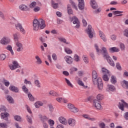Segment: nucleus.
<instances>
[{
  "label": "nucleus",
  "instance_id": "f257e3e1",
  "mask_svg": "<svg viewBox=\"0 0 128 128\" xmlns=\"http://www.w3.org/2000/svg\"><path fill=\"white\" fill-rule=\"evenodd\" d=\"M94 48L96 50V52H98V54H100V52H103L104 54V57L106 58L108 62L112 66H114V62L112 60V58L110 56H108V50H106V48L103 47L102 48V50L98 48V46L97 44H94Z\"/></svg>",
  "mask_w": 128,
  "mask_h": 128
},
{
  "label": "nucleus",
  "instance_id": "f03ea898",
  "mask_svg": "<svg viewBox=\"0 0 128 128\" xmlns=\"http://www.w3.org/2000/svg\"><path fill=\"white\" fill-rule=\"evenodd\" d=\"M46 28V22L42 19H34L33 21V30L38 32L40 30H43Z\"/></svg>",
  "mask_w": 128,
  "mask_h": 128
},
{
  "label": "nucleus",
  "instance_id": "7ed1b4c3",
  "mask_svg": "<svg viewBox=\"0 0 128 128\" xmlns=\"http://www.w3.org/2000/svg\"><path fill=\"white\" fill-rule=\"evenodd\" d=\"M92 80L94 84H96L98 88L100 90L104 88V84H102V78H98V73L96 71H93L92 73Z\"/></svg>",
  "mask_w": 128,
  "mask_h": 128
},
{
  "label": "nucleus",
  "instance_id": "20e7f679",
  "mask_svg": "<svg viewBox=\"0 0 128 128\" xmlns=\"http://www.w3.org/2000/svg\"><path fill=\"white\" fill-rule=\"evenodd\" d=\"M38 118L42 122L43 128H48V124L46 122H48V118L46 117V116H42V114H39Z\"/></svg>",
  "mask_w": 128,
  "mask_h": 128
},
{
  "label": "nucleus",
  "instance_id": "39448f33",
  "mask_svg": "<svg viewBox=\"0 0 128 128\" xmlns=\"http://www.w3.org/2000/svg\"><path fill=\"white\" fill-rule=\"evenodd\" d=\"M86 32L90 38H94V32L92 27L90 25L88 26V28L86 30Z\"/></svg>",
  "mask_w": 128,
  "mask_h": 128
},
{
  "label": "nucleus",
  "instance_id": "423d86ee",
  "mask_svg": "<svg viewBox=\"0 0 128 128\" xmlns=\"http://www.w3.org/2000/svg\"><path fill=\"white\" fill-rule=\"evenodd\" d=\"M71 22H72L74 24H76L75 28H80V20L76 16H73L71 18Z\"/></svg>",
  "mask_w": 128,
  "mask_h": 128
},
{
  "label": "nucleus",
  "instance_id": "0eeeda50",
  "mask_svg": "<svg viewBox=\"0 0 128 128\" xmlns=\"http://www.w3.org/2000/svg\"><path fill=\"white\" fill-rule=\"evenodd\" d=\"M93 106L95 108L96 110H102V104H100V102L98 100H94L93 101Z\"/></svg>",
  "mask_w": 128,
  "mask_h": 128
},
{
  "label": "nucleus",
  "instance_id": "6e6552de",
  "mask_svg": "<svg viewBox=\"0 0 128 128\" xmlns=\"http://www.w3.org/2000/svg\"><path fill=\"white\" fill-rule=\"evenodd\" d=\"M15 28L16 30H20V32L22 34H26V30H24V27H22V24L20 22L16 23L15 24Z\"/></svg>",
  "mask_w": 128,
  "mask_h": 128
},
{
  "label": "nucleus",
  "instance_id": "1a4fd4ad",
  "mask_svg": "<svg viewBox=\"0 0 128 128\" xmlns=\"http://www.w3.org/2000/svg\"><path fill=\"white\" fill-rule=\"evenodd\" d=\"M68 108L72 112L76 113L79 112L78 108L72 104H68Z\"/></svg>",
  "mask_w": 128,
  "mask_h": 128
},
{
  "label": "nucleus",
  "instance_id": "9d476101",
  "mask_svg": "<svg viewBox=\"0 0 128 128\" xmlns=\"http://www.w3.org/2000/svg\"><path fill=\"white\" fill-rule=\"evenodd\" d=\"M12 64L9 66V68L11 70H14L18 68H20V64H18V62L14 60L12 62Z\"/></svg>",
  "mask_w": 128,
  "mask_h": 128
},
{
  "label": "nucleus",
  "instance_id": "9b49d317",
  "mask_svg": "<svg viewBox=\"0 0 128 128\" xmlns=\"http://www.w3.org/2000/svg\"><path fill=\"white\" fill-rule=\"evenodd\" d=\"M124 106L128 108V104L126 103L124 100H122L121 102H119L118 108L121 110H124Z\"/></svg>",
  "mask_w": 128,
  "mask_h": 128
},
{
  "label": "nucleus",
  "instance_id": "f8f14e48",
  "mask_svg": "<svg viewBox=\"0 0 128 128\" xmlns=\"http://www.w3.org/2000/svg\"><path fill=\"white\" fill-rule=\"evenodd\" d=\"M10 42V38L6 36L3 37L0 40L2 44H8Z\"/></svg>",
  "mask_w": 128,
  "mask_h": 128
},
{
  "label": "nucleus",
  "instance_id": "ddd939ff",
  "mask_svg": "<svg viewBox=\"0 0 128 128\" xmlns=\"http://www.w3.org/2000/svg\"><path fill=\"white\" fill-rule=\"evenodd\" d=\"M16 51L18 52H22L24 50V46H22V44L20 42H16Z\"/></svg>",
  "mask_w": 128,
  "mask_h": 128
},
{
  "label": "nucleus",
  "instance_id": "4468645a",
  "mask_svg": "<svg viewBox=\"0 0 128 128\" xmlns=\"http://www.w3.org/2000/svg\"><path fill=\"white\" fill-rule=\"evenodd\" d=\"M79 9L82 10L84 8V0H78Z\"/></svg>",
  "mask_w": 128,
  "mask_h": 128
},
{
  "label": "nucleus",
  "instance_id": "2eb2a0df",
  "mask_svg": "<svg viewBox=\"0 0 128 128\" xmlns=\"http://www.w3.org/2000/svg\"><path fill=\"white\" fill-rule=\"evenodd\" d=\"M90 4L94 10H96V8H98V3H96V2L95 0H90Z\"/></svg>",
  "mask_w": 128,
  "mask_h": 128
},
{
  "label": "nucleus",
  "instance_id": "dca6fc26",
  "mask_svg": "<svg viewBox=\"0 0 128 128\" xmlns=\"http://www.w3.org/2000/svg\"><path fill=\"white\" fill-rule=\"evenodd\" d=\"M70 126H76V120L70 118L68 120V122Z\"/></svg>",
  "mask_w": 128,
  "mask_h": 128
},
{
  "label": "nucleus",
  "instance_id": "f3484780",
  "mask_svg": "<svg viewBox=\"0 0 128 128\" xmlns=\"http://www.w3.org/2000/svg\"><path fill=\"white\" fill-rule=\"evenodd\" d=\"M64 58L66 62L69 64H72V56H64Z\"/></svg>",
  "mask_w": 128,
  "mask_h": 128
},
{
  "label": "nucleus",
  "instance_id": "a211bd4d",
  "mask_svg": "<svg viewBox=\"0 0 128 128\" xmlns=\"http://www.w3.org/2000/svg\"><path fill=\"white\" fill-rule=\"evenodd\" d=\"M9 90L14 92H20L18 87L12 85L10 86Z\"/></svg>",
  "mask_w": 128,
  "mask_h": 128
},
{
  "label": "nucleus",
  "instance_id": "6ab92c4d",
  "mask_svg": "<svg viewBox=\"0 0 128 128\" xmlns=\"http://www.w3.org/2000/svg\"><path fill=\"white\" fill-rule=\"evenodd\" d=\"M58 120L60 124H64L65 126L68 124V120H66V119L64 118V117L60 116L58 118Z\"/></svg>",
  "mask_w": 128,
  "mask_h": 128
},
{
  "label": "nucleus",
  "instance_id": "aec40b11",
  "mask_svg": "<svg viewBox=\"0 0 128 128\" xmlns=\"http://www.w3.org/2000/svg\"><path fill=\"white\" fill-rule=\"evenodd\" d=\"M8 116H10V114L8 112L1 114L2 118V120H8Z\"/></svg>",
  "mask_w": 128,
  "mask_h": 128
},
{
  "label": "nucleus",
  "instance_id": "412c9836",
  "mask_svg": "<svg viewBox=\"0 0 128 128\" xmlns=\"http://www.w3.org/2000/svg\"><path fill=\"white\" fill-rule=\"evenodd\" d=\"M106 90L108 92H114L116 90V87L112 84H108L107 86Z\"/></svg>",
  "mask_w": 128,
  "mask_h": 128
},
{
  "label": "nucleus",
  "instance_id": "4be33fe9",
  "mask_svg": "<svg viewBox=\"0 0 128 128\" xmlns=\"http://www.w3.org/2000/svg\"><path fill=\"white\" fill-rule=\"evenodd\" d=\"M99 36L100 38H102L103 41L104 42H106L107 40H106V35L104 34L102 32V31H99Z\"/></svg>",
  "mask_w": 128,
  "mask_h": 128
},
{
  "label": "nucleus",
  "instance_id": "5701e85b",
  "mask_svg": "<svg viewBox=\"0 0 128 128\" xmlns=\"http://www.w3.org/2000/svg\"><path fill=\"white\" fill-rule=\"evenodd\" d=\"M56 100L58 102H64V104L68 102V100H66V98H56Z\"/></svg>",
  "mask_w": 128,
  "mask_h": 128
},
{
  "label": "nucleus",
  "instance_id": "b1692460",
  "mask_svg": "<svg viewBox=\"0 0 128 128\" xmlns=\"http://www.w3.org/2000/svg\"><path fill=\"white\" fill-rule=\"evenodd\" d=\"M110 52H118L120 48L116 47H112L109 48Z\"/></svg>",
  "mask_w": 128,
  "mask_h": 128
},
{
  "label": "nucleus",
  "instance_id": "393cba45",
  "mask_svg": "<svg viewBox=\"0 0 128 128\" xmlns=\"http://www.w3.org/2000/svg\"><path fill=\"white\" fill-rule=\"evenodd\" d=\"M76 80L78 84L80 86H83V88H84V82H82L78 77L76 78Z\"/></svg>",
  "mask_w": 128,
  "mask_h": 128
},
{
  "label": "nucleus",
  "instance_id": "a878e982",
  "mask_svg": "<svg viewBox=\"0 0 128 128\" xmlns=\"http://www.w3.org/2000/svg\"><path fill=\"white\" fill-rule=\"evenodd\" d=\"M121 85L124 88H127L128 90V82L125 80L121 82Z\"/></svg>",
  "mask_w": 128,
  "mask_h": 128
},
{
  "label": "nucleus",
  "instance_id": "bb28decb",
  "mask_svg": "<svg viewBox=\"0 0 128 128\" xmlns=\"http://www.w3.org/2000/svg\"><path fill=\"white\" fill-rule=\"evenodd\" d=\"M42 106H44V103L40 101H38L34 104V106L36 108H40Z\"/></svg>",
  "mask_w": 128,
  "mask_h": 128
},
{
  "label": "nucleus",
  "instance_id": "cd10ccee",
  "mask_svg": "<svg viewBox=\"0 0 128 128\" xmlns=\"http://www.w3.org/2000/svg\"><path fill=\"white\" fill-rule=\"evenodd\" d=\"M14 39L16 42H18V40H20V34L18 33H16L13 34Z\"/></svg>",
  "mask_w": 128,
  "mask_h": 128
},
{
  "label": "nucleus",
  "instance_id": "c85d7f7f",
  "mask_svg": "<svg viewBox=\"0 0 128 128\" xmlns=\"http://www.w3.org/2000/svg\"><path fill=\"white\" fill-rule=\"evenodd\" d=\"M19 8L23 12L26 11L28 10V6H26V5L22 4L19 6Z\"/></svg>",
  "mask_w": 128,
  "mask_h": 128
},
{
  "label": "nucleus",
  "instance_id": "c756f323",
  "mask_svg": "<svg viewBox=\"0 0 128 128\" xmlns=\"http://www.w3.org/2000/svg\"><path fill=\"white\" fill-rule=\"evenodd\" d=\"M35 58L36 60V62L37 64H42V59H40L38 56H35Z\"/></svg>",
  "mask_w": 128,
  "mask_h": 128
},
{
  "label": "nucleus",
  "instance_id": "7c9ffc66",
  "mask_svg": "<svg viewBox=\"0 0 128 128\" xmlns=\"http://www.w3.org/2000/svg\"><path fill=\"white\" fill-rule=\"evenodd\" d=\"M82 60H84L85 64H88L90 61L88 60V58L86 55H83L82 56Z\"/></svg>",
  "mask_w": 128,
  "mask_h": 128
},
{
  "label": "nucleus",
  "instance_id": "2f4dec72",
  "mask_svg": "<svg viewBox=\"0 0 128 128\" xmlns=\"http://www.w3.org/2000/svg\"><path fill=\"white\" fill-rule=\"evenodd\" d=\"M6 48V50H9V52H10L12 56H14V50H12V46L8 45Z\"/></svg>",
  "mask_w": 128,
  "mask_h": 128
},
{
  "label": "nucleus",
  "instance_id": "473e14b6",
  "mask_svg": "<svg viewBox=\"0 0 128 128\" xmlns=\"http://www.w3.org/2000/svg\"><path fill=\"white\" fill-rule=\"evenodd\" d=\"M67 10L68 14H72V8H70V4L68 5Z\"/></svg>",
  "mask_w": 128,
  "mask_h": 128
},
{
  "label": "nucleus",
  "instance_id": "72a5a7b5",
  "mask_svg": "<svg viewBox=\"0 0 128 128\" xmlns=\"http://www.w3.org/2000/svg\"><path fill=\"white\" fill-rule=\"evenodd\" d=\"M7 100H8V102L10 104H14V99L12 98V97L10 96H8L6 98Z\"/></svg>",
  "mask_w": 128,
  "mask_h": 128
},
{
  "label": "nucleus",
  "instance_id": "f704fd0d",
  "mask_svg": "<svg viewBox=\"0 0 128 128\" xmlns=\"http://www.w3.org/2000/svg\"><path fill=\"white\" fill-rule=\"evenodd\" d=\"M66 82L68 86H70V88H74V85L70 82V80H68L66 78H65Z\"/></svg>",
  "mask_w": 128,
  "mask_h": 128
},
{
  "label": "nucleus",
  "instance_id": "c9c22d12",
  "mask_svg": "<svg viewBox=\"0 0 128 128\" xmlns=\"http://www.w3.org/2000/svg\"><path fill=\"white\" fill-rule=\"evenodd\" d=\"M110 82L113 84H116V78L114 76H112L111 77Z\"/></svg>",
  "mask_w": 128,
  "mask_h": 128
},
{
  "label": "nucleus",
  "instance_id": "e433bc0d",
  "mask_svg": "<svg viewBox=\"0 0 128 128\" xmlns=\"http://www.w3.org/2000/svg\"><path fill=\"white\" fill-rule=\"evenodd\" d=\"M69 2L72 6L74 8H75L76 10H78V7L76 6V4L74 3L72 0H69Z\"/></svg>",
  "mask_w": 128,
  "mask_h": 128
},
{
  "label": "nucleus",
  "instance_id": "4c0bfd02",
  "mask_svg": "<svg viewBox=\"0 0 128 128\" xmlns=\"http://www.w3.org/2000/svg\"><path fill=\"white\" fill-rule=\"evenodd\" d=\"M96 98L98 100H104V95L102 94H98Z\"/></svg>",
  "mask_w": 128,
  "mask_h": 128
},
{
  "label": "nucleus",
  "instance_id": "58836bf2",
  "mask_svg": "<svg viewBox=\"0 0 128 128\" xmlns=\"http://www.w3.org/2000/svg\"><path fill=\"white\" fill-rule=\"evenodd\" d=\"M64 50L68 54H72V51L70 50L69 48H64Z\"/></svg>",
  "mask_w": 128,
  "mask_h": 128
},
{
  "label": "nucleus",
  "instance_id": "ea45409f",
  "mask_svg": "<svg viewBox=\"0 0 128 128\" xmlns=\"http://www.w3.org/2000/svg\"><path fill=\"white\" fill-rule=\"evenodd\" d=\"M49 94L50 96H57L58 94L56 92L54 91V90H51L49 92Z\"/></svg>",
  "mask_w": 128,
  "mask_h": 128
},
{
  "label": "nucleus",
  "instance_id": "a19ab883",
  "mask_svg": "<svg viewBox=\"0 0 128 128\" xmlns=\"http://www.w3.org/2000/svg\"><path fill=\"white\" fill-rule=\"evenodd\" d=\"M22 90L23 92H25V94H28V88H26V85H24L22 86Z\"/></svg>",
  "mask_w": 128,
  "mask_h": 128
},
{
  "label": "nucleus",
  "instance_id": "79ce46f5",
  "mask_svg": "<svg viewBox=\"0 0 128 128\" xmlns=\"http://www.w3.org/2000/svg\"><path fill=\"white\" fill-rule=\"evenodd\" d=\"M52 8H58V4L54 2V0L52 1Z\"/></svg>",
  "mask_w": 128,
  "mask_h": 128
},
{
  "label": "nucleus",
  "instance_id": "37998d69",
  "mask_svg": "<svg viewBox=\"0 0 128 128\" xmlns=\"http://www.w3.org/2000/svg\"><path fill=\"white\" fill-rule=\"evenodd\" d=\"M36 2H33L30 4V8H36Z\"/></svg>",
  "mask_w": 128,
  "mask_h": 128
},
{
  "label": "nucleus",
  "instance_id": "c03bdc74",
  "mask_svg": "<svg viewBox=\"0 0 128 128\" xmlns=\"http://www.w3.org/2000/svg\"><path fill=\"white\" fill-rule=\"evenodd\" d=\"M14 119L15 120H16L17 122H20L22 120V117H20V116H14Z\"/></svg>",
  "mask_w": 128,
  "mask_h": 128
},
{
  "label": "nucleus",
  "instance_id": "a18cd8bd",
  "mask_svg": "<svg viewBox=\"0 0 128 128\" xmlns=\"http://www.w3.org/2000/svg\"><path fill=\"white\" fill-rule=\"evenodd\" d=\"M28 98L30 102H34V98L30 94H28Z\"/></svg>",
  "mask_w": 128,
  "mask_h": 128
},
{
  "label": "nucleus",
  "instance_id": "49530a36",
  "mask_svg": "<svg viewBox=\"0 0 128 128\" xmlns=\"http://www.w3.org/2000/svg\"><path fill=\"white\" fill-rule=\"evenodd\" d=\"M98 126L100 128H106V124L104 122H100L98 124Z\"/></svg>",
  "mask_w": 128,
  "mask_h": 128
},
{
  "label": "nucleus",
  "instance_id": "de8ad7c7",
  "mask_svg": "<svg viewBox=\"0 0 128 128\" xmlns=\"http://www.w3.org/2000/svg\"><path fill=\"white\" fill-rule=\"evenodd\" d=\"M34 84L37 88H40V83L38 80H34Z\"/></svg>",
  "mask_w": 128,
  "mask_h": 128
},
{
  "label": "nucleus",
  "instance_id": "09e8293b",
  "mask_svg": "<svg viewBox=\"0 0 128 128\" xmlns=\"http://www.w3.org/2000/svg\"><path fill=\"white\" fill-rule=\"evenodd\" d=\"M102 78L104 82H108L110 78H108V75L104 74L102 76Z\"/></svg>",
  "mask_w": 128,
  "mask_h": 128
},
{
  "label": "nucleus",
  "instance_id": "8fccbe9b",
  "mask_svg": "<svg viewBox=\"0 0 128 128\" xmlns=\"http://www.w3.org/2000/svg\"><path fill=\"white\" fill-rule=\"evenodd\" d=\"M123 34L124 36H126V38H128V28L124 30L123 32Z\"/></svg>",
  "mask_w": 128,
  "mask_h": 128
},
{
  "label": "nucleus",
  "instance_id": "3c124183",
  "mask_svg": "<svg viewBox=\"0 0 128 128\" xmlns=\"http://www.w3.org/2000/svg\"><path fill=\"white\" fill-rule=\"evenodd\" d=\"M6 56L4 54H0V60H4Z\"/></svg>",
  "mask_w": 128,
  "mask_h": 128
},
{
  "label": "nucleus",
  "instance_id": "603ef678",
  "mask_svg": "<svg viewBox=\"0 0 128 128\" xmlns=\"http://www.w3.org/2000/svg\"><path fill=\"white\" fill-rule=\"evenodd\" d=\"M33 10L34 12H40V8L39 6H35Z\"/></svg>",
  "mask_w": 128,
  "mask_h": 128
},
{
  "label": "nucleus",
  "instance_id": "864d4df0",
  "mask_svg": "<svg viewBox=\"0 0 128 128\" xmlns=\"http://www.w3.org/2000/svg\"><path fill=\"white\" fill-rule=\"evenodd\" d=\"M3 84H4L6 86H10V82L8 81V80H4Z\"/></svg>",
  "mask_w": 128,
  "mask_h": 128
},
{
  "label": "nucleus",
  "instance_id": "5fc2aeb1",
  "mask_svg": "<svg viewBox=\"0 0 128 128\" xmlns=\"http://www.w3.org/2000/svg\"><path fill=\"white\" fill-rule=\"evenodd\" d=\"M58 40L60 42H64L65 44H68L66 43V40L64 38L60 37L58 38Z\"/></svg>",
  "mask_w": 128,
  "mask_h": 128
},
{
  "label": "nucleus",
  "instance_id": "6e6d98bb",
  "mask_svg": "<svg viewBox=\"0 0 128 128\" xmlns=\"http://www.w3.org/2000/svg\"><path fill=\"white\" fill-rule=\"evenodd\" d=\"M102 72L103 74H110V72H108V70L106 68H102Z\"/></svg>",
  "mask_w": 128,
  "mask_h": 128
},
{
  "label": "nucleus",
  "instance_id": "4d7b16f0",
  "mask_svg": "<svg viewBox=\"0 0 128 128\" xmlns=\"http://www.w3.org/2000/svg\"><path fill=\"white\" fill-rule=\"evenodd\" d=\"M0 126L2 128H8V125L6 123L2 122L0 123Z\"/></svg>",
  "mask_w": 128,
  "mask_h": 128
},
{
  "label": "nucleus",
  "instance_id": "13d9d810",
  "mask_svg": "<svg viewBox=\"0 0 128 128\" xmlns=\"http://www.w3.org/2000/svg\"><path fill=\"white\" fill-rule=\"evenodd\" d=\"M74 60L75 62H80V56L77 54H75L74 56Z\"/></svg>",
  "mask_w": 128,
  "mask_h": 128
},
{
  "label": "nucleus",
  "instance_id": "bf43d9fd",
  "mask_svg": "<svg viewBox=\"0 0 128 128\" xmlns=\"http://www.w3.org/2000/svg\"><path fill=\"white\" fill-rule=\"evenodd\" d=\"M110 38L112 40H116V34L111 35Z\"/></svg>",
  "mask_w": 128,
  "mask_h": 128
},
{
  "label": "nucleus",
  "instance_id": "052dcab7",
  "mask_svg": "<svg viewBox=\"0 0 128 128\" xmlns=\"http://www.w3.org/2000/svg\"><path fill=\"white\" fill-rule=\"evenodd\" d=\"M113 14H124V12H122V11H118V10L113 11Z\"/></svg>",
  "mask_w": 128,
  "mask_h": 128
},
{
  "label": "nucleus",
  "instance_id": "680f3d73",
  "mask_svg": "<svg viewBox=\"0 0 128 128\" xmlns=\"http://www.w3.org/2000/svg\"><path fill=\"white\" fill-rule=\"evenodd\" d=\"M116 68L119 70H122V66H120V64L119 62L116 63Z\"/></svg>",
  "mask_w": 128,
  "mask_h": 128
},
{
  "label": "nucleus",
  "instance_id": "e2e57ef3",
  "mask_svg": "<svg viewBox=\"0 0 128 128\" xmlns=\"http://www.w3.org/2000/svg\"><path fill=\"white\" fill-rule=\"evenodd\" d=\"M102 10L100 9V8H98L94 11V14H100V12Z\"/></svg>",
  "mask_w": 128,
  "mask_h": 128
},
{
  "label": "nucleus",
  "instance_id": "0e129e2a",
  "mask_svg": "<svg viewBox=\"0 0 128 128\" xmlns=\"http://www.w3.org/2000/svg\"><path fill=\"white\" fill-rule=\"evenodd\" d=\"M52 58L54 60H58V56H56V54L54 53L52 55Z\"/></svg>",
  "mask_w": 128,
  "mask_h": 128
},
{
  "label": "nucleus",
  "instance_id": "69168bd1",
  "mask_svg": "<svg viewBox=\"0 0 128 128\" xmlns=\"http://www.w3.org/2000/svg\"><path fill=\"white\" fill-rule=\"evenodd\" d=\"M120 48H121L122 50H124V48H125L124 44L121 43L120 44Z\"/></svg>",
  "mask_w": 128,
  "mask_h": 128
},
{
  "label": "nucleus",
  "instance_id": "338daca9",
  "mask_svg": "<svg viewBox=\"0 0 128 128\" xmlns=\"http://www.w3.org/2000/svg\"><path fill=\"white\" fill-rule=\"evenodd\" d=\"M24 84H25L30 85V84H32V82H30V81L28 80H26V79H25L24 81Z\"/></svg>",
  "mask_w": 128,
  "mask_h": 128
},
{
  "label": "nucleus",
  "instance_id": "774afa93",
  "mask_svg": "<svg viewBox=\"0 0 128 128\" xmlns=\"http://www.w3.org/2000/svg\"><path fill=\"white\" fill-rule=\"evenodd\" d=\"M26 108L29 114H32V110H30V106L28 105H26Z\"/></svg>",
  "mask_w": 128,
  "mask_h": 128
}]
</instances>
